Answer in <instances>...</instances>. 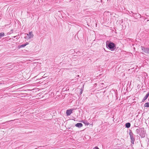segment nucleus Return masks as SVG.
Returning a JSON list of instances; mask_svg holds the SVG:
<instances>
[{
	"label": "nucleus",
	"mask_w": 149,
	"mask_h": 149,
	"mask_svg": "<svg viewBox=\"0 0 149 149\" xmlns=\"http://www.w3.org/2000/svg\"><path fill=\"white\" fill-rule=\"evenodd\" d=\"M106 46L107 48L110 49L111 50H113L116 48L115 44L114 43L109 41H107Z\"/></svg>",
	"instance_id": "1"
},
{
	"label": "nucleus",
	"mask_w": 149,
	"mask_h": 149,
	"mask_svg": "<svg viewBox=\"0 0 149 149\" xmlns=\"http://www.w3.org/2000/svg\"><path fill=\"white\" fill-rule=\"evenodd\" d=\"M129 134L130 136V139H131V142L132 144H134L135 140V139L134 136V134L131 130H130Z\"/></svg>",
	"instance_id": "2"
},
{
	"label": "nucleus",
	"mask_w": 149,
	"mask_h": 149,
	"mask_svg": "<svg viewBox=\"0 0 149 149\" xmlns=\"http://www.w3.org/2000/svg\"><path fill=\"white\" fill-rule=\"evenodd\" d=\"M141 48L143 52L146 54H149V48L148 47L145 48L143 46H141Z\"/></svg>",
	"instance_id": "3"
},
{
	"label": "nucleus",
	"mask_w": 149,
	"mask_h": 149,
	"mask_svg": "<svg viewBox=\"0 0 149 149\" xmlns=\"http://www.w3.org/2000/svg\"><path fill=\"white\" fill-rule=\"evenodd\" d=\"M145 131L144 130V128H141V131L139 134V135L142 138H143L145 136Z\"/></svg>",
	"instance_id": "4"
},
{
	"label": "nucleus",
	"mask_w": 149,
	"mask_h": 149,
	"mask_svg": "<svg viewBox=\"0 0 149 149\" xmlns=\"http://www.w3.org/2000/svg\"><path fill=\"white\" fill-rule=\"evenodd\" d=\"M72 113V111L71 109L67 110L66 111V114L67 116L70 115Z\"/></svg>",
	"instance_id": "5"
},
{
	"label": "nucleus",
	"mask_w": 149,
	"mask_h": 149,
	"mask_svg": "<svg viewBox=\"0 0 149 149\" xmlns=\"http://www.w3.org/2000/svg\"><path fill=\"white\" fill-rule=\"evenodd\" d=\"M149 96V92L148 93L146 94V96L144 97L143 98L142 101L144 102V101L147 99L148 98V97Z\"/></svg>",
	"instance_id": "6"
},
{
	"label": "nucleus",
	"mask_w": 149,
	"mask_h": 149,
	"mask_svg": "<svg viewBox=\"0 0 149 149\" xmlns=\"http://www.w3.org/2000/svg\"><path fill=\"white\" fill-rule=\"evenodd\" d=\"M27 35L29 37V38H32L33 36V34L32 32H30L28 34H27Z\"/></svg>",
	"instance_id": "7"
},
{
	"label": "nucleus",
	"mask_w": 149,
	"mask_h": 149,
	"mask_svg": "<svg viewBox=\"0 0 149 149\" xmlns=\"http://www.w3.org/2000/svg\"><path fill=\"white\" fill-rule=\"evenodd\" d=\"M75 126L79 128H80L82 127L83 125L81 123H79L76 124Z\"/></svg>",
	"instance_id": "8"
},
{
	"label": "nucleus",
	"mask_w": 149,
	"mask_h": 149,
	"mask_svg": "<svg viewBox=\"0 0 149 149\" xmlns=\"http://www.w3.org/2000/svg\"><path fill=\"white\" fill-rule=\"evenodd\" d=\"M28 44L29 43H28V42H26V43H24V44L19 45V48L24 47Z\"/></svg>",
	"instance_id": "9"
},
{
	"label": "nucleus",
	"mask_w": 149,
	"mask_h": 149,
	"mask_svg": "<svg viewBox=\"0 0 149 149\" xmlns=\"http://www.w3.org/2000/svg\"><path fill=\"white\" fill-rule=\"evenodd\" d=\"M131 126V124L130 123H127L125 124V127L127 128H129Z\"/></svg>",
	"instance_id": "10"
},
{
	"label": "nucleus",
	"mask_w": 149,
	"mask_h": 149,
	"mask_svg": "<svg viewBox=\"0 0 149 149\" xmlns=\"http://www.w3.org/2000/svg\"><path fill=\"white\" fill-rule=\"evenodd\" d=\"M5 36L4 33L3 32L0 33V39Z\"/></svg>",
	"instance_id": "11"
},
{
	"label": "nucleus",
	"mask_w": 149,
	"mask_h": 149,
	"mask_svg": "<svg viewBox=\"0 0 149 149\" xmlns=\"http://www.w3.org/2000/svg\"><path fill=\"white\" fill-rule=\"evenodd\" d=\"M141 130L139 129H137L136 130V132L137 134H140Z\"/></svg>",
	"instance_id": "12"
},
{
	"label": "nucleus",
	"mask_w": 149,
	"mask_h": 149,
	"mask_svg": "<svg viewBox=\"0 0 149 149\" xmlns=\"http://www.w3.org/2000/svg\"><path fill=\"white\" fill-rule=\"evenodd\" d=\"M144 107H149V102L146 103L144 104Z\"/></svg>",
	"instance_id": "13"
},
{
	"label": "nucleus",
	"mask_w": 149,
	"mask_h": 149,
	"mask_svg": "<svg viewBox=\"0 0 149 149\" xmlns=\"http://www.w3.org/2000/svg\"><path fill=\"white\" fill-rule=\"evenodd\" d=\"M83 91V88H81L80 89V95H81V94L82 93V91Z\"/></svg>",
	"instance_id": "14"
},
{
	"label": "nucleus",
	"mask_w": 149,
	"mask_h": 149,
	"mask_svg": "<svg viewBox=\"0 0 149 149\" xmlns=\"http://www.w3.org/2000/svg\"><path fill=\"white\" fill-rule=\"evenodd\" d=\"M83 123L85 124V125H88L89 123L87 121H84Z\"/></svg>",
	"instance_id": "15"
},
{
	"label": "nucleus",
	"mask_w": 149,
	"mask_h": 149,
	"mask_svg": "<svg viewBox=\"0 0 149 149\" xmlns=\"http://www.w3.org/2000/svg\"><path fill=\"white\" fill-rule=\"evenodd\" d=\"M13 121V120H10L7 121H6V122H4V123H2V124H5L6 123H8V122H10V121Z\"/></svg>",
	"instance_id": "16"
},
{
	"label": "nucleus",
	"mask_w": 149,
	"mask_h": 149,
	"mask_svg": "<svg viewBox=\"0 0 149 149\" xmlns=\"http://www.w3.org/2000/svg\"><path fill=\"white\" fill-rule=\"evenodd\" d=\"M94 149H99L97 147H96L94 148Z\"/></svg>",
	"instance_id": "17"
},
{
	"label": "nucleus",
	"mask_w": 149,
	"mask_h": 149,
	"mask_svg": "<svg viewBox=\"0 0 149 149\" xmlns=\"http://www.w3.org/2000/svg\"><path fill=\"white\" fill-rule=\"evenodd\" d=\"M131 12L132 13H133V14H134V13H133V12L132 11H131Z\"/></svg>",
	"instance_id": "18"
},
{
	"label": "nucleus",
	"mask_w": 149,
	"mask_h": 149,
	"mask_svg": "<svg viewBox=\"0 0 149 149\" xmlns=\"http://www.w3.org/2000/svg\"><path fill=\"white\" fill-rule=\"evenodd\" d=\"M16 36H14V37H13V38H15V37H16Z\"/></svg>",
	"instance_id": "19"
},
{
	"label": "nucleus",
	"mask_w": 149,
	"mask_h": 149,
	"mask_svg": "<svg viewBox=\"0 0 149 149\" xmlns=\"http://www.w3.org/2000/svg\"><path fill=\"white\" fill-rule=\"evenodd\" d=\"M15 120V119H14V120Z\"/></svg>",
	"instance_id": "20"
},
{
	"label": "nucleus",
	"mask_w": 149,
	"mask_h": 149,
	"mask_svg": "<svg viewBox=\"0 0 149 149\" xmlns=\"http://www.w3.org/2000/svg\"><path fill=\"white\" fill-rule=\"evenodd\" d=\"M1 84V83H0V84Z\"/></svg>",
	"instance_id": "21"
}]
</instances>
